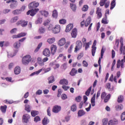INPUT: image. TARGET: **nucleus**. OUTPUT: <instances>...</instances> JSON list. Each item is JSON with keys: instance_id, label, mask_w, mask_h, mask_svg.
Returning <instances> with one entry per match:
<instances>
[{"instance_id": "24", "label": "nucleus", "mask_w": 125, "mask_h": 125, "mask_svg": "<svg viewBox=\"0 0 125 125\" xmlns=\"http://www.w3.org/2000/svg\"><path fill=\"white\" fill-rule=\"evenodd\" d=\"M78 114L79 117H82L85 114V112L83 110L81 109L79 110Z\"/></svg>"}, {"instance_id": "61", "label": "nucleus", "mask_w": 125, "mask_h": 125, "mask_svg": "<svg viewBox=\"0 0 125 125\" xmlns=\"http://www.w3.org/2000/svg\"><path fill=\"white\" fill-rule=\"evenodd\" d=\"M83 100H84V104H86V105H87L88 103H86V102L87 101V100H88L87 97L86 96H84Z\"/></svg>"}, {"instance_id": "26", "label": "nucleus", "mask_w": 125, "mask_h": 125, "mask_svg": "<svg viewBox=\"0 0 125 125\" xmlns=\"http://www.w3.org/2000/svg\"><path fill=\"white\" fill-rule=\"evenodd\" d=\"M60 84L68 85V82L66 79H62L60 81Z\"/></svg>"}, {"instance_id": "15", "label": "nucleus", "mask_w": 125, "mask_h": 125, "mask_svg": "<svg viewBox=\"0 0 125 125\" xmlns=\"http://www.w3.org/2000/svg\"><path fill=\"white\" fill-rule=\"evenodd\" d=\"M95 98H96V94H94L91 99V104H92V107H94L96 105L95 104Z\"/></svg>"}, {"instance_id": "59", "label": "nucleus", "mask_w": 125, "mask_h": 125, "mask_svg": "<svg viewBox=\"0 0 125 125\" xmlns=\"http://www.w3.org/2000/svg\"><path fill=\"white\" fill-rule=\"evenodd\" d=\"M121 119L122 121H125V112L122 113L121 116Z\"/></svg>"}, {"instance_id": "58", "label": "nucleus", "mask_w": 125, "mask_h": 125, "mask_svg": "<svg viewBox=\"0 0 125 125\" xmlns=\"http://www.w3.org/2000/svg\"><path fill=\"white\" fill-rule=\"evenodd\" d=\"M107 0H101L100 2V6H104V5L105 1H106Z\"/></svg>"}, {"instance_id": "14", "label": "nucleus", "mask_w": 125, "mask_h": 125, "mask_svg": "<svg viewBox=\"0 0 125 125\" xmlns=\"http://www.w3.org/2000/svg\"><path fill=\"white\" fill-rule=\"evenodd\" d=\"M43 55L46 57H49L50 55V51L49 49H44L43 51Z\"/></svg>"}, {"instance_id": "53", "label": "nucleus", "mask_w": 125, "mask_h": 125, "mask_svg": "<svg viewBox=\"0 0 125 125\" xmlns=\"http://www.w3.org/2000/svg\"><path fill=\"white\" fill-rule=\"evenodd\" d=\"M39 32L40 34H42L45 32V29L42 27L39 28Z\"/></svg>"}, {"instance_id": "50", "label": "nucleus", "mask_w": 125, "mask_h": 125, "mask_svg": "<svg viewBox=\"0 0 125 125\" xmlns=\"http://www.w3.org/2000/svg\"><path fill=\"white\" fill-rule=\"evenodd\" d=\"M108 122V119L107 118H104L102 120V123L103 124V125H107Z\"/></svg>"}, {"instance_id": "47", "label": "nucleus", "mask_w": 125, "mask_h": 125, "mask_svg": "<svg viewBox=\"0 0 125 125\" xmlns=\"http://www.w3.org/2000/svg\"><path fill=\"white\" fill-rule=\"evenodd\" d=\"M6 109L7 106L6 105L4 106H1V111H2L3 113H5L6 112Z\"/></svg>"}, {"instance_id": "36", "label": "nucleus", "mask_w": 125, "mask_h": 125, "mask_svg": "<svg viewBox=\"0 0 125 125\" xmlns=\"http://www.w3.org/2000/svg\"><path fill=\"white\" fill-rule=\"evenodd\" d=\"M124 108V106L122 104H119V105H117L116 106V109L117 110V111H120V110H122Z\"/></svg>"}, {"instance_id": "38", "label": "nucleus", "mask_w": 125, "mask_h": 125, "mask_svg": "<svg viewBox=\"0 0 125 125\" xmlns=\"http://www.w3.org/2000/svg\"><path fill=\"white\" fill-rule=\"evenodd\" d=\"M32 116L35 117L36 115L39 114V111L36 110H32L31 112Z\"/></svg>"}, {"instance_id": "21", "label": "nucleus", "mask_w": 125, "mask_h": 125, "mask_svg": "<svg viewBox=\"0 0 125 125\" xmlns=\"http://www.w3.org/2000/svg\"><path fill=\"white\" fill-rule=\"evenodd\" d=\"M57 50V47L55 45H51V53L54 55Z\"/></svg>"}, {"instance_id": "34", "label": "nucleus", "mask_w": 125, "mask_h": 125, "mask_svg": "<svg viewBox=\"0 0 125 125\" xmlns=\"http://www.w3.org/2000/svg\"><path fill=\"white\" fill-rule=\"evenodd\" d=\"M124 96L121 95L118 97L117 101L119 103H122L124 102Z\"/></svg>"}, {"instance_id": "1", "label": "nucleus", "mask_w": 125, "mask_h": 125, "mask_svg": "<svg viewBox=\"0 0 125 125\" xmlns=\"http://www.w3.org/2000/svg\"><path fill=\"white\" fill-rule=\"evenodd\" d=\"M58 43L59 46H62L65 44L64 47L66 49L70 45V42H66L65 38H62L61 40H59Z\"/></svg>"}, {"instance_id": "54", "label": "nucleus", "mask_w": 125, "mask_h": 125, "mask_svg": "<svg viewBox=\"0 0 125 125\" xmlns=\"http://www.w3.org/2000/svg\"><path fill=\"white\" fill-rule=\"evenodd\" d=\"M42 43L40 42V44H39L37 48H36V49L35 50V52H37L40 50V48H41L42 47Z\"/></svg>"}, {"instance_id": "11", "label": "nucleus", "mask_w": 125, "mask_h": 125, "mask_svg": "<svg viewBox=\"0 0 125 125\" xmlns=\"http://www.w3.org/2000/svg\"><path fill=\"white\" fill-rule=\"evenodd\" d=\"M61 26L59 24H57L55 26V27L52 28V32L54 34H58L60 32Z\"/></svg>"}, {"instance_id": "55", "label": "nucleus", "mask_w": 125, "mask_h": 125, "mask_svg": "<svg viewBox=\"0 0 125 125\" xmlns=\"http://www.w3.org/2000/svg\"><path fill=\"white\" fill-rule=\"evenodd\" d=\"M39 121H41V118L40 116H37L34 118V122L35 123H38Z\"/></svg>"}, {"instance_id": "33", "label": "nucleus", "mask_w": 125, "mask_h": 125, "mask_svg": "<svg viewBox=\"0 0 125 125\" xmlns=\"http://www.w3.org/2000/svg\"><path fill=\"white\" fill-rule=\"evenodd\" d=\"M90 45H91V41L86 42L84 44V45H85V50H87L90 47Z\"/></svg>"}, {"instance_id": "40", "label": "nucleus", "mask_w": 125, "mask_h": 125, "mask_svg": "<svg viewBox=\"0 0 125 125\" xmlns=\"http://www.w3.org/2000/svg\"><path fill=\"white\" fill-rule=\"evenodd\" d=\"M110 98V95L108 94L106 97L104 98V103H107Z\"/></svg>"}, {"instance_id": "60", "label": "nucleus", "mask_w": 125, "mask_h": 125, "mask_svg": "<svg viewBox=\"0 0 125 125\" xmlns=\"http://www.w3.org/2000/svg\"><path fill=\"white\" fill-rule=\"evenodd\" d=\"M11 11V9H5L3 10V14H6Z\"/></svg>"}, {"instance_id": "57", "label": "nucleus", "mask_w": 125, "mask_h": 125, "mask_svg": "<svg viewBox=\"0 0 125 125\" xmlns=\"http://www.w3.org/2000/svg\"><path fill=\"white\" fill-rule=\"evenodd\" d=\"M36 94L37 95H42V90H41V89H39L36 92Z\"/></svg>"}, {"instance_id": "4", "label": "nucleus", "mask_w": 125, "mask_h": 125, "mask_svg": "<svg viewBox=\"0 0 125 125\" xmlns=\"http://www.w3.org/2000/svg\"><path fill=\"white\" fill-rule=\"evenodd\" d=\"M120 42L121 43V46H120L121 54L125 55V46H124V39L123 37H121L120 39Z\"/></svg>"}, {"instance_id": "29", "label": "nucleus", "mask_w": 125, "mask_h": 125, "mask_svg": "<svg viewBox=\"0 0 125 125\" xmlns=\"http://www.w3.org/2000/svg\"><path fill=\"white\" fill-rule=\"evenodd\" d=\"M43 68L41 69H40L39 70L37 71H35L32 73H31L30 75V76H33L34 75H38L40 74V73H41V72H42V71Z\"/></svg>"}, {"instance_id": "52", "label": "nucleus", "mask_w": 125, "mask_h": 125, "mask_svg": "<svg viewBox=\"0 0 125 125\" xmlns=\"http://www.w3.org/2000/svg\"><path fill=\"white\" fill-rule=\"evenodd\" d=\"M88 10V6L87 5H84L82 8V11L83 12H86Z\"/></svg>"}, {"instance_id": "25", "label": "nucleus", "mask_w": 125, "mask_h": 125, "mask_svg": "<svg viewBox=\"0 0 125 125\" xmlns=\"http://www.w3.org/2000/svg\"><path fill=\"white\" fill-rule=\"evenodd\" d=\"M48 81L49 84L53 83L55 82L54 77L53 76L49 77V78H48Z\"/></svg>"}, {"instance_id": "5", "label": "nucleus", "mask_w": 125, "mask_h": 125, "mask_svg": "<svg viewBox=\"0 0 125 125\" xmlns=\"http://www.w3.org/2000/svg\"><path fill=\"white\" fill-rule=\"evenodd\" d=\"M124 62H125V56L124 57V59L121 61L119 60L117 62V68H119L120 66L122 68H125Z\"/></svg>"}, {"instance_id": "28", "label": "nucleus", "mask_w": 125, "mask_h": 125, "mask_svg": "<svg viewBox=\"0 0 125 125\" xmlns=\"http://www.w3.org/2000/svg\"><path fill=\"white\" fill-rule=\"evenodd\" d=\"M40 13L45 18H47L48 16V12L46 11H41Z\"/></svg>"}, {"instance_id": "20", "label": "nucleus", "mask_w": 125, "mask_h": 125, "mask_svg": "<svg viewBox=\"0 0 125 125\" xmlns=\"http://www.w3.org/2000/svg\"><path fill=\"white\" fill-rule=\"evenodd\" d=\"M21 42H16L14 43L13 46L16 49H19L21 47Z\"/></svg>"}, {"instance_id": "51", "label": "nucleus", "mask_w": 125, "mask_h": 125, "mask_svg": "<svg viewBox=\"0 0 125 125\" xmlns=\"http://www.w3.org/2000/svg\"><path fill=\"white\" fill-rule=\"evenodd\" d=\"M110 121H112V123L113 125H116L118 124V121L116 119H113V120H110Z\"/></svg>"}, {"instance_id": "19", "label": "nucleus", "mask_w": 125, "mask_h": 125, "mask_svg": "<svg viewBox=\"0 0 125 125\" xmlns=\"http://www.w3.org/2000/svg\"><path fill=\"white\" fill-rule=\"evenodd\" d=\"M21 69L20 66H16L14 69V73L16 75H18L21 73Z\"/></svg>"}, {"instance_id": "27", "label": "nucleus", "mask_w": 125, "mask_h": 125, "mask_svg": "<svg viewBox=\"0 0 125 125\" xmlns=\"http://www.w3.org/2000/svg\"><path fill=\"white\" fill-rule=\"evenodd\" d=\"M91 21V18L90 17H88V19L86 20V22H85V26L87 27Z\"/></svg>"}, {"instance_id": "62", "label": "nucleus", "mask_w": 125, "mask_h": 125, "mask_svg": "<svg viewBox=\"0 0 125 125\" xmlns=\"http://www.w3.org/2000/svg\"><path fill=\"white\" fill-rule=\"evenodd\" d=\"M62 88L63 89H64V90H65V91H67V89H69L70 87L66 85H62Z\"/></svg>"}, {"instance_id": "10", "label": "nucleus", "mask_w": 125, "mask_h": 125, "mask_svg": "<svg viewBox=\"0 0 125 125\" xmlns=\"http://www.w3.org/2000/svg\"><path fill=\"white\" fill-rule=\"evenodd\" d=\"M97 44V41L95 40L93 42V45H92V56H95V54L96 51L97 47H95Z\"/></svg>"}, {"instance_id": "63", "label": "nucleus", "mask_w": 125, "mask_h": 125, "mask_svg": "<svg viewBox=\"0 0 125 125\" xmlns=\"http://www.w3.org/2000/svg\"><path fill=\"white\" fill-rule=\"evenodd\" d=\"M82 97L80 96H79L76 98V101L77 102L80 103L81 101Z\"/></svg>"}, {"instance_id": "37", "label": "nucleus", "mask_w": 125, "mask_h": 125, "mask_svg": "<svg viewBox=\"0 0 125 125\" xmlns=\"http://www.w3.org/2000/svg\"><path fill=\"white\" fill-rule=\"evenodd\" d=\"M47 42L49 44H52L55 42V38L48 39Z\"/></svg>"}, {"instance_id": "39", "label": "nucleus", "mask_w": 125, "mask_h": 125, "mask_svg": "<svg viewBox=\"0 0 125 125\" xmlns=\"http://www.w3.org/2000/svg\"><path fill=\"white\" fill-rule=\"evenodd\" d=\"M71 111L73 112H75L77 110V105L76 104H73L71 107Z\"/></svg>"}, {"instance_id": "12", "label": "nucleus", "mask_w": 125, "mask_h": 125, "mask_svg": "<svg viewBox=\"0 0 125 125\" xmlns=\"http://www.w3.org/2000/svg\"><path fill=\"white\" fill-rule=\"evenodd\" d=\"M61 110V107L59 105H55L53 108L52 111L53 113H58Z\"/></svg>"}, {"instance_id": "17", "label": "nucleus", "mask_w": 125, "mask_h": 125, "mask_svg": "<svg viewBox=\"0 0 125 125\" xmlns=\"http://www.w3.org/2000/svg\"><path fill=\"white\" fill-rule=\"evenodd\" d=\"M73 28V25L72 23L69 24L66 27L65 32H69Z\"/></svg>"}, {"instance_id": "23", "label": "nucleus", "mask_w": 125, "mask_h": 125, "mask_svg": "<svg viewBox=\"0 0 125 125\" xmlns=\"http://www.w3.org/2000/svg\"><path fill=\"white\" fill-rule=\"evenodd\" d=\"M116 4V0H113L111 1V4H110V9L111 10H113L114 8V7H115Z\"/></svg>"}, {"instance_id": "6", "label": "nucleus", "mask_w": 125, "mask_h": 125, "mask_svg": "<svg viewBox=\"0 0 125 125\" xmlns=\"http://www.w3.org/2000/svg\"><path fill=\"white\" fill-rule=\"evenodd\" d=\"M40 11V9L39 8L35 9L34 10H30L28 12H27L26 14L27 15H30L31 16L34 17L38 12Z\"/></svg>"}, {"instance_id": "43", "label": "nucleus", "mask_w": 125, "mask_h": 125, "mask_svg": "<svg viewBox=\"0 0 125 125\" xmlns=\"http://www.w3.org/2000/svg\"><path fill=\"white\" fill-rule=\"evenodd\" d=\"M27 33L26 32H21L20 33H19V38H21V37H24L27 35Z\"/></svg>"}, {"instance_id": "45", "label": "nucleus", "mask_w": 125, "mask_h": 125, "mask_svg": "<svg viewBox=\"0 0 125 125\" xmlns=\"http://www.w3.org/2000/svg\"><path fill=\"white\" fill-rule=\"evenodd\" d=\"M19 20L18 17H15L11 19L10 21L11 23L16 22Z\"/></svg>"}, {"instance_id": "35", "label": "nucleus", "mask_w": 125, "mask_h": 125, "mask_svg": "<svg viewBox=\"0 0 125 125\" xmlns=\"http://www.w3.org/2000/svg\"><path fill=\"white\" fill-rule=\"evenodd\" d=\"M49 122V121L48 119L46 117H45L42 120L43 125H46L48 124Z\"/></svg>"}, {"instance_id": "41", "label": "nucleus", "mask_w": 125, "mask_h": 125, "mask_svg": "<svg viewBox=\"0 0 125 125\" xmlns=\"http://www.w3.org/2000/svg\"><path fill=\"white\" fill-rule=\"evenodd\" d=\"M70 6L71 9L73 10V12H75L76 11L77 6H76L75 4L71 3Z\"/></svg>"}, {"instance_id": "13", "label": "nucleus", "mask_w": 125, "mask_h": 125, "mask_svg": "<svg viewBox=\"0 0 125 125\" xmlns=\"http://www.w3.org/2000/svg\"><path fill=\"white\" fill-rule=\"evenodd\" d=\"M96 14L97 15V18L101 19L102 17V9L99 7L97 8Z\"/></svg>"}, {"instance_id": "44", "label": "nucleus", "mask_w": 125, "mask_h": 125, "mask_svg": "<svg viewBox=\"0 0 125 125\" xmlns=\"http://www.w3.org/2000/svg\"><path fill=\"white\" fill-rule=\"evenodd\" d=\"M42 22V18H39L38 19L37 21H35L36 24H41Z\"/></svg>"}, {"instance_id": "9", "label": "nucleus", "mask_w": 125, "mask_h": 125, "mask_svg": "<svg viewBox=\"0 0 125 125\" xmlns=\"http://www.w3.org/2000/svg\"><path fill=\"white\" fill-rule=\"evenodd\" d=\"M40 5V3L38 2L33 1L29 4V8L33 9L37 8Z\"/></svg>"}, {"instance_id": "16", "label": "nucleus", "mask_w": 125, "mask_h": 125, "mask_svg": "<svg viewBox=\"0 0 125 125\" xmlns=\"http://www.w3.org/2000/svg\"><path fill=\"white\" fill-rule=\"evenodd\" d=\"M19 24H21V25L22 27H25L27 25L28 22L25 21H20L19 22Z\"/></svg>"}, {"instance_id": "49", "label": "nucleus", "mask_w": 125, "mask_h": 125, "mask_svg": "<svg viewBox=\"0 0 125 125\" xmlns=\"http://www.w3.org/2000/svg\"><path fill=\"white\" fill-rule=\"evenodd\" d=\"M91 89H92V87L91 86V87H89V88L88 89V90H87V91H86L85 94H86V95H87V96H89V95L91 92Z\"/></svg>"}, {"instance_id": "30", "label": "nucleus", "mask_w": 125, "mask_h": 125, "mask_svg": "<svg viewBox=\"0 0 125 125\" xmlns=\"http://www.w3.org/2000/svg\"><path fill=\"white\" fill-rule=\"evenodd\" d=\"M78 72L77 70H76L75 68H73L71 72H70V74L72 76H74Z\"/></svg>"}, {"instance_id": "31", "label": "nucleus", "mask_w": 125, "mask_h": 125, "mask_svg": "<svg viewBox=\"0 0 125 125\" xmlns=\"http://www.w3.org/2000/svg\"><path fill=\"white\" fill-rule=\"evenodd\" d=\"M102 23L103 24H107L108 23V22L107 21V15H105V17L102 19Z\"/></svg>"}, {"instance_id": "18", "label": "nucleus", "mask_w": 125, "mask_h": 125, "mask_svg": "<svg viewBox=\"0 0 125 125\" xmlns=\"http://www.w3.org/2000/svg\"><path fill=\"white\" fill-rule=\"evenodd\" d=\"M77 35V30L76 28H74L71 33V36L73 38H76Z\"/></svg>"}, {"instance_id": "8", "label": "nucleus", "mask_w": 125, "mask_h": 125, "mask_svg": "<svg viewBox=\"0 0 125 125\" xmlns=\"http://www.w3.org/2000/svg\"><path fill=\"white\" fill-rule=\"evenodd\" d=\"M30 119V116L28 114H25L22 116V122L27 124L29 123Z\"/></svg>"}, {"instance_id": "56", "label": "nucleus", "mask_w": 125, "mask_h": 125, "mask_svg": "<svg viewBox=\"0 0 125 125\" xmlns=\"http://www.w3.org/2000/svg\"><path fill=\"white\" fill-rule=\"evenodd\" d=\"M106 96V94L105 92H103L101 95V98L102 100H104Z\"/></svg>"}, {"instance_id": "7", "label": "nucleus", "mask_w": 125, "mask_h": 125, "mask_svg": "<svg viewBox=\"0 0 125 125\" xmlns=\"http://www.w3.org/2000/svg\"><path fill=\"white\" fill-rule=\"evenodd\" d=\"M76 46L75 48L74 52L77 53L78 51H79L82 48L83 46L82 42L81 41H77L76 42Z\"/></svg>"}, {"instance_id": "42", "label": "nucleus", "mask_w": 125, "mask_h": 125, "mask_svg": "<svg viewBox=\"0 0 125 125\" xmlns=\"http://www.w3.org/2000/svg\"><path fill=\"white\" fill-rule=\"evenodd\" d=\"M14 15H19L21 14V10L20 9H17L13 11Z\"/></svg>"}, {"instance_id": "22", "label": "nucleus", "mask_w": 125, "mask_h": 125, "mask_svg": "<svg viewBox=\"0 0 125 125\" xmlns=\"http://www.w3.org/2000/svg\"><path fill=\"white\" fill-rule=\"evenodd\" d=\"M37 61H38V63L39 65H40L41 66H43L44 65V62H43V61H42V58H38L37 59Z\"/></svg>"}, {"instance_id": "3", "label": "nucleus", "mask_w": 125, "mask_h": 125, "mask_svg": "<svg viewBox=\"0 0 125 125\" xmlns=\"http://www.w3.org/2000/svg\"><path fill=\"white\" fill-rule=\"evenodd\" d=\"M105 49H104V47H102L101 49V57L99 58V59L98 61V63L99 64V70H102V66L101 65V59H103L104 55L105 52Z\"/></svg>"}, {"instance_id": "64", "label": "nucleus", "mask_w": 125, "mask_h": 125, "mask_svg": "<svg viewBox=\"0 0 125 125\" xmlns=\"http://www.w3.org/2000/svg\"><path fill=\"white\" fill-rule=\"evenodd\" d=\"M83 66L85 67H87L88 65V63L85 61H83Z\"/></svg>"}, {"instance_id": "2", "label": "nucleus", "mask_w": 125, "mask_h": 125, "mask_svg": "<svg viewBox=\"0 0 125 125\" xmlns=\"http://www.w3.org/2000/svg\"><path fill=\"white\" fill-rule=\"evenodd\" d=\"M32 58L30 55H26L22 59V63L25 65H28L31 62Z\"/></svg>"}, {"instance_id": "32", "label": "nucleus", "mask_w": 125, "mask_h": 125, "mask_svg": "<svg viewBox=\"0 0 125 125\" xmlns=\"http://www.w3.org/2000/svg\"><path fill=\"white\" fill-rule=\"evenodd\" d=\"M58 13L56 10H54L53 11L52 17L53 18L56 19L58 18Z\"/></svg>"}, {"instance_id": "48", "label": "nucleus", "mask_w": 125, "mask_h": 125, "mask_svg": "<svg viewBox=\"0 0 125 125\" xmlns=\"http://www.w3.org/2000/svg\"><path fill=\"white\" fill-rule=\"evenodd\" d=\"M59 23L61 24H65L66 23V20L64 19H62L59 20Z\"/></svg>"}, {"instance_id": "46", "label": "nucleus", "mask_w": 125, "mask_h": 125, "mask_svg": "<svg viewBox=\"0 0 125 125\" xmlns=\"http://www.w3.org/2000/svg\"><path fill=\"white\" fill-rule=\"evenodd\" d=\"M25 110L28 112L31 111V107L29 104H25Z\"/></svg>"}]
</instances>
